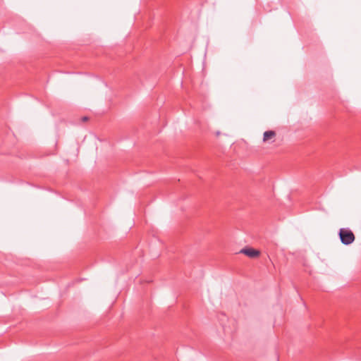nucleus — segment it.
I'll use <instances>...</instances> for the list:
<instances>
[{
    "label": "nucleus",
    "instance_id": "f257e3e1",
    "mask_svg": "<svg viewBox=\"0 0 361 361\" xmlns=\"http://www.w3.org/2000/svg\"><path fill=\"white\" fill-rule=\"evenodd\" d=\"M339 237L341 241L344 245H350L353 243L355 239L353 233L347 228H341L339 231Z\"/></svg>",
    "mask_w": 361,
    "mask_h": 361
},
{
    "label": "nucleus",
    "instance_id": "f03ea898",
    "mask_svg": "<svg viewBox=\"0 0 361 361\" xmlns=\"http://www.w3.org/2000/svg\"><path fill=\"white\" fill-rule=\"evenodd\" d=\"M276 132L273 130H266L263 133L262 142L264 145H271L276 140Z\"/></svg>",
    "mask_w": 361,
    "mask_h": 361
},
{
    "label": "nucleus",
    "instance_id": "7ed1b4c3",
    "mask_svg": "<svg viewBox=\"0 0 361 361\" xmlns=\"http://www.w3.org/2000/svg\"><path fill=\"white\" fill-rule=\"evenodd\" d=\"M240 253L244 254L250 258L258 257L260 252L252 247H245L240 251Z\"/></svg>",
    "mask_w": 361,
    "mask_h": 361
},
{
    "label": "nucleus",
    "instance_id": "20e7f679",
    "mask_svg": "<svg viewBox=\"0 0 361 361\" xmlns=\"http://www.w3.org/2000/svg\"><path fill=\"white\" fill-rule=\"evenodd\" d=\"M221 135V132L218 131L216 132V136H219Z\"/></svg>",
    "mask_w": 361,
    "mask_h": 361
}]
</instances>
